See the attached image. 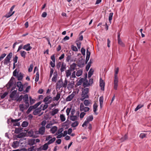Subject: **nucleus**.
Segmentation results:
<instances>
[{
	"mask_svg": "<svg viewBox=\"0 0 151 151\" xmlns=\"http://www.w3.org/2000/svg\"><path fill=\"white\" fill-rule=\"evenodd\" d=\"M68 83V81L66 78H65L64 82L63 81V79L61 78L59 80L56 85V89L60 90L62 88H65Z\"/></svg>",
	"mask_w": 151,
	"mask_h": 151,
	"instance_id": "1",
	"label": "nucleus"
},
{
	"mask_svg": "<svg viewBox=\"0 0 151 151\" xmlns=\"http://www.w3.org/2000/svg\"><path fill=\"white\" fill-rule=\"evenodd\" d=\"M119 69L117 67L115 69L114 77V88L115 90H117L118 86V79L117 74L119 71Z\"/></svg>",
	"mask_w": 151,
	"mask_h": 151,
	"instance_id": "2",
	"label": "nucleus"
},
{
	"mask_svg": "<svg viewBox=\"0 0 151 151\" xmlns=\"http://www.w3.org/2000/svg\"><path fill=\"white\" fill-rule=\"evenodd\" d=\"M89 89L88 88L84 89L82 91L81 95V97L80 100L81 101H83L86 99H88L89 98L88 93Z\"/></svg>",
	"mask_w": 151,
	"mask_h": 151,
	"instance_id": "3",
	"label": "nucleus"
},
{
	"mask_svg": "<svg viewBox=\"0 0 151 151\" xmlns=\"http://www.w3.org/2000/svg\"><path fill=\"white\" fill-rule=\"evenodd\" d=\"M12 56V53L10 52L6 57L4 61V65H7L9 62L10 61Z\"/></svg>",
	"mask_w": 151,
	"mask_h": 151,
	"instance_id": "4",
	"label": "nucleus"
},
{
	"mask_svg": "<svg viewBox=\"0 0 151 151\" xmlns=\"http://www.w3.org/2000/svg\"><path fill=\"white\" fill-rule=\"evenodd\" d=\"M93 119V116L92 115H90L88 116L84 123L82 125V127H84L85 126H87L89 122L92 121Z\"/></svg>",
	"mask_w": 151,
	"mask_h": 151,
	"instance_id": "5",
	"label": "nucleus"
},
{
	"mask_svg": "<svg viewBox=\"0 0 151 151\" xmlns=\"http://www.w3.org/2000/svg\"><path fill=\"white\" fill-rule=\"evenodd\" d=\"M23 101L26 104V109L28 108L29 106V98L28 94H26L23 96Z\"/></svg>",
	"mask_w": 151,
	"mask_h": 151,
	"instance_id": "6",
	"label": "nucleus"
},
{
	"mask_svg": "<svg viewBox=\"0 0 151 151\" xmlns=\"http://www.w3.org/2000/svg\"><path fill=\"white\" fill-rule=\"evenodd\" d=\"M43 101L45 103H47L48 104H50L52 101V97L50 96H47L44 99Z\"/></svg>",
	"mask_w": 151,
	"mask_h": 151,
	"instance_id": "7",
	"label": "nucleus"
},
{
	"mask_svg": "<svg viewBox=\"0 0 151 151\" xmlns=\"http://www.w3.org/2000/svg\"><path fill=\"white\" fill-rule=\"evenodd\" d=\"M89 110V107L85 106L83 103L81 104L80 105V110L81 111H83L84 112H85L88 111Z\"/></svg>",
	"mask_w": 151,
	"mask_h": 151,
	"instance_id": "8",
	"label": "nucleus"
},
{
	"mask_svg": "<svg viewBox=\"0 0 151 151\" xmlns=\"http://www.w3.org/2000/svg\"><path fill=\"white\" fill-rule=\"evenodd\" d=\"M45 130V127L41 126L40 127L38 131V134H41L42 135H43L44 134Z\"/></svg>",
	"mask_w": 151,
	"mask_h": 151,
	"instance_id": "9",
	"label": "nucleus"
},
{
	"mask_svg": "<svg viewBox=\"0 0 151 151\" xmlns=\"http://www.w3.org/2000/svg\"><path fill=\"white\" fill-rule=\"evenodd\" d=\"M23 49L26 51H29L32 49V47L30 46L29 43H28L24 46Z\"/></svg>",
	"mask_w": 151,
	"mask_h": 151,
	"instance_id": "10",
	"label": "nucleus"
},
{
	"mask_svg": "<svg viewBox=\"0 0 151 151\" xmlns=\"http://www.w3.org/2000/svg\"><path fill=\"white\" fill-rule=\"evenodd\" d=\"M75 94V93L73 92L70 95L68 96L66 99L67 101H71L74 98Z\"/></svg>",
	"mask_w": 151,
	"mask_h": 151,
	"instance_id": "11",
	"label": "nucleus"
},
{
	"mask_svg": "<svg viewBox=\"0 0 151 151\" xmlns=\"http://www.w3.org/2000/svg\"><path fill=\"white\" fill-rule=\"evenodd\" d=\"M68 84L67 85V88L68 89L72 88L74 87V81H71L68 82Z\"/></svg>",
	"mask_w": 151,
	"mask_h": 151,
	"instance_id": "12",
	"label": "nucleus"
},
{
	"mask_svg": "<svg viewBox=\"0 0 151 151\" xmlns=\"http://www.w3.org/2000/svg\"><path fill=\"white\" fill-rule=\"evenodd\" d=\"M100 86L101 87V90L102 91H104L105 86V83L101 78H100Z\"/></svg>",
	"mask_w": 151,
	"mask_h": 151,
	"instance_id": "13",
	"label": "nucleus"
},
{
	"mask_svg": "<svg viewBox=\"0 0 151 151\" xmlns=\"http://www.w3.org/2000/svg\"><path fill=\"white\" fill-rule=\"evenodd\" d=\"M42 109L40 107L38 108H37L36 109L33 111V114L34 115H37L38 114L40 113L42 110Z\"/></svg>",
	"mask_w": 151,
	"mask_h": 151,
	"instance_id": "14",
	"label": "nucleus"
},
{
	"mask_svg": "<svg viewBox=\"0 0 151 151\" xmlns=\"http://www.w3.org/2000/svg\"><path fill=\"white\" fill-rule=\"evenodd\" d=\"M66 69V65L64 62H62V65L60 67V71L61 73L64 72Z\"/></svg>",
	"mask_w": 151,
	"mask_h": 151,
	"instance_id": "15",
	"label": "nucleus"
},
{
	"mask_svg": "<svg viewBox=\"0 0 151 151\" xmlns=\"http://www.w3.org/2000/svg\"><path fill=\"white\" fill-rule=\"evenodd\" d=\"M12 78L13 77L11 78V79L10 80L7 84L6 85V87L8 89L13 84V82L12 80Z\"/></svg>",
	"mask_w": 151,
	"mask_h": 151,
	"instance_id": "16",
	"label": "nucleus"
},
{
	"mask_svg": "<svg viewBox=\"0 0 151 151\" xmlns=\"http://www.w3.org/2000/svg\"><path fill=\"white\" fill-rule=\"evenodd\" d=\"M58 74L57 72H55L53 74V76L52 79V81L53 82H56L57 81V77Z\"/></svg>",
	"mask_w": 151,
	"mask_h": 151,
	"instance_id": "17",
	"label": "nucleus"
},
{
	"mask_svg": "<svg viewBox=\"0 0 151 151\" xmlns=\"http://www.w3.org/2000/svg\"><path fill=\"white\" fill-rule=\"evenodd\" d=\"M83 104L86 106H88L90 104H91L92 103L91 100L86 99L84 101Z\"/></svg>",
	"mask_w": 151,
	"mask_h": 151,
	"instance_id": "18",
	"label": "nucleus"
},
{
	"mask_svg": "<svg viewBox=\"0 0 151 151\" xmlns=\"http://www.w3.org/2000/svg\"><path fill=\"white\" fill-rule=\"evenodd\" d=\"M60 94L59 92H58L55 97L53 98V100L54 101H58L60 98Z\"/></svg>",
	"mask_w": 151,
	"mask_h": 151,
	"instance_id": "19",
	"label": "nucleus"
},
{
	"mask_svg": "<svg viewBox=\"0 0 151 151\" xmlns=\"http://www.w3.org/2000/svg\"><path fill=\"white\" fill-rule=\"evenodd\" d=\"M71 71L70 69H68L65 70V73L66 76L67 78H68L71 76Z\"/></svg>",
	"mask_w": 151,
	"mask_h": 151,
	"instance_id": "20",
	"label": "nucleus"
},
{
	"mask_svg": "<svg viewBox=\"0 0 151 151\" xmlns=\"http://www.w3.org/2000/svg\"><path fill=\"white\" fill-rule=\"evenodd\" d=\"M34 132L32 130H30L29 131H28L27 132V135L29 136L34 137L35 135H34Z\"/></svg>",
	"mask_w": 151,
	"mask_h": 151,
	"instance_id": "21",
	"label": "nucleus"
},
{
	"mask_svg": "<svg viewBox=\"0 0 151 151\" xmlns=\"http://www.w3.org/2000/svg\"><path fill=\"white\" fill-rule=\"evenodd\" d=\"M83 70L82 69H80L77 70L76 73V76L79 77L81 76L83 73Z\"/></svg>",
	"mask_w": 151,
	"mask_h": 151,
	"instance_id": "22",
	"label": "nucleus"
},
{
	"mask_svg": "<svg viewBox=\"0 0 151 151\" xmlns=\"http://www.w3.org/2000/svg\"><path fill=\"white\" fill-rule=\"evenodd\" d=\"M48 104L47 103H45V104L44 105L43 104H42L40 106V107L41 109L42 107V110L44 111L47 109L48 107Z\"/></svg>",
	"mask_w": 151,
	"mask_h": 151,
	"instance_id": "23",
	"label": "nucleus"
},
{
	"mask_svg": "<svg viewBox=\"0 0 151 151\" xmlns=\"http://www.w3.org/2000/svg\"><path fill=\"white\" fill-rule=\"evenodd\" d=\"M18 146L19 143L17 141L14 142L12 145V147L14 148H16Z\"/></svg>",
	"mask_w": 151,
	"mask_h": 151,
	"instance_id": "24",
	"label": "nucleus"
},
{
	"mask_svg": "<svg viewBox=\"0 0 151 151\" xmlns=\"http://www.w3.org/2000/svg\"><path fill=\"white\" fill-rule=\"evenodd\" d=\"M98 106L96 103H95L93 105V111L95 113L96 115L98 114L97 113H96V111L97 110Z\"/></svg>",
	"mask_w": 151,
	"mask_h": 151,
	"instance_id": "25",
	"label": "nucleus"
},
{
	"mask_svg": "<svg viewBox=\"0 0 151 151\" xmlns=\"http://www.w3.org/2000/svg\"><path fill=\"white\" fill-rule=\"evenodd\" d=\"M57 129L58 128L57 127L55 126H53L50 129V131L52 133L54 134L57 130Z\"/></svg>",
	"mask_w": 151,
	"mask_h": 151,
	"instance_id": "26",
	"label": "nucleus"
},
{
	"mask_svg": "<svg viewBox=\"0 0 151 151\" xmlns=\"http://www.w3.org/2000/svg\"><path fill=\"white\" fill-rule=\"evenodd\" d=\"M16 94V91L14 90L12 92L10 95V97L14 100V97Z\"/></svg>",
	"mask_w": 151,
	"mask_h": 151,
	"instance_id": "27",
	"label": "nucleus"
},
{
	"mask_svg": "<svg viewBox=\"0 0 151 151\" xmlns=\"http://www.w3.org/2000/svg\"><path fill=\"white\" fill-rule=\"evenodd\" d=\"M76 64L75 63H73L71 65L70 67L71 70H74L76 69Z\"/></svg>",
	"mask_w": 151,
	"mask_h": 151,
	"instance_id": "28",
	"label": "nucleus"
},
{
	"mask_svg": "<svg viewBox=\"0 0 151 151\" xmlns=\"http://www.w3.org/2000/svg\"><path fill=\"white\" fill-rule=\"evenodd\" d=\"M14 13V11L12 12H11V11H9V13L6 14L5 15V17L7 18H8L9 17H10L12 16Z\"/></svg>",
	"mask_w": 151,
	"mask_h": 151,
	"instance_id": "29",
	"label": "nucleus"
},
{
	"mask_svg": "<svg viewBox=\"0 0 151 151\" xmlns=\"http://www.w3.org/2000/svg\"><path fill=\"white\" fill-rule=\"evenodd\" d=\"M103 96H101L99 98V101L100 103V106L101 108H102L103 103Z\"/></svg>",
	"mask_w": 151,
	"mask_h": 151,
	"instance_id": "30",
	"label": "nucleus"
},
{
	"mask_svg": "<svg viewBox=\"0 0 151 151\" xmlns=\"http://www.w3.org/2000/svg\"><path fill=\"white\" fill-rule=\"evenodd\" d=\"M83 81H84L83 82V85L84 86H87L90 85V84L89 83H88L87 80H86L84 79Z\"/></svg>",
	"mask_w": 151,
	"mask_h": 151,
	"instance_id": "31",
	"label": "nucleus"
},
{
	"mask_svg": "<svg viewBox=\"0 0 151 151\" xmlns=\"http://www.w3.org/2000/svg\"><path fill=\"white\" fill-rule=\"evenodd\" d=\"M58 111V110L57 109H55L52 110L51 113V114L52 116H54L57 114Z\"/></svg>",
	"mask_w": 151,
	"mask_h": 151,
	"instance_id": "32",
	"label": "nucleus"
},
{
	"mask_svg": "<svg viewBox=\"0 0 151 151\" xmlns=\"http://www.w3.org/2000/svg\"><path fill=\"white\" fill-rule=\"evenodd\" d=\"M118 43L122 47H124L125 46L123 42L121 39L118 40Z\"/></svg>",
	"mask_w": 151,
	"mask_h": 151,
	"instance_id": "33",
	"label": "nucleus"
},
{
	"mask_svg": "<svg viewBox=\"0 0 151 151\" xmlns=\"http://www.w3.org/2000/svg\"><path fill=\"white\" fill-rule=\"evenodd\" d=\"M20 53L21 56L24 58H25L27 54L26 52L24 51H20Z\"/></svg>",
	"mask_w": 151,
	"mask_h": 151,
	"instance_id": "34",
	"label": "nucleus"
},
{
	"mask_svg": "<svg viewBox=\"0 0 151 151\" xmlns=\"http://www.w3.org/2000/svg\"><path fill=\"white\" fill-rule=\"evenodd\" d=\"M78 116H73L72 115L70 116V119L72 121H75L76 120Z\"/></svg>",
	"mask_w": 151,
	"mask_h": 151,
	"instance_id": "35",
	"label": "nucleus"
},
{
	"mask_svg": "<svg viewBox=\"0 0 151 151\" xmlns=\"http://www.w3.org/2000/svg\"><path fill=\"white\" fill-rule=\"evenodd\" d=\"M56 139V138L55 137H54L52 138H51L50 140H49L48 142L47 143L48 144L50 145L52 143H53Z\"/></svg>",
	"mask_w": 151,
	"mask_h": 151,
	"instance_id": "36",
	"label": "nucleus"
},
{
	"mask_svg": "<svg viewBox=\"0 0 151 151\" xmlns=\"http://www.w3.org/2000/svg\"><path fill=\"white\" fill-rule=\"evenodd\" d=\"M94 70L92 68H91L88 73V77L90 78L93 74Z\"/></svg>",
	"mask_w": 151,
	"mask_h": 151,
	"instance_id": "37",
	"label": "nucleus"
},
{
	"mask_svg": "<svg viewBox=\"0 0 151 151\" xmlns=\"http://www.w3.org/2000/svg\"><path fill=\"white\" fill-rule=\"evenodd\" d=\"M28 123L26 121H24L22 123V127H25L28 125Z\"/></svg>",
	"mask_w": 151,
	"mask_h": 151,
	"instance_id": "38",
	"label": "nucleus"
},
{
	"mask_svg": "<svg viewBox=\"0 0 151 151\" xmlns=\"http://www.w3.org/2000/svg\"><path fill=\"white\" fill-rule=\"evenodd\" d=\"M60 118L61 121L62 122H64L65 120V116L63 114H61L60 115Z\"/></svg>",
	"mask_w": 151,
	"mask_h": 151,
	"instance_id": "39",
	"label": "nucleus"
},
{
	"mask_svg": "<svg viewBox=\"0 0 151 151\" xmlns=\"http://www.w3.org/2000/svg\"><path fill=\"white\" fill-rule=\"evenodd\" d=\"M48 145L47 143L43 145L42 149L44 150H46L48 148Z\"/></svg>",
	"mask_w": 151,
	"mask_h": 151,
	"instance_id": "40",
	"label": "nucleus"
},
{
	"mask_svg": "<svg viewBox=\"0 0 151 151\" xmlns=\"http://www.w3.org/2000/svg\"><path fill=\"white\" fill-rule=\"evenodd\" d=\"M84 79L83 78H81L80 79V80L77 82V86H79L81 85L82 82H83Z\"/></svg>",
	"mask_w": 151,
	"mask_h": 151,
	"instance_id": "41",
	"label": "nucleus"
},
{
	"mask_svg": "<svg viewBox=\"0 0 151 151\" xmlns=\"http://www.w3.org/2000/svg\"><path fill=\"white\" fill-rule=\"evenodd\" d=\"M144 106V105L143 104H139L138 105L136 108L135 109V111H137L138 109H141V108L143 107Z\"/></svg>",
	"mask_w": 151,
	"mask_h": 151,
	"instance_id": "42",
	"label": "nucleus"
},
{
	"mask_svg": "<svg viewBox=\"0 0 151 151\" xmlns=\"http://www.w3.org/2000/svg\"><path fill=\"white\" fill-rule=\"evenodd\" d=\"M127 138V134H125L124 137H122L120 139V140L121 142H122L126 140Z\"/></svg>",
	"mask_w": 151,
	"mask_h": 151,
	"instance_id": "43",
	"label": "nucleus"
},
{
	"mask_svg": "<svg viewBox=\"0 0 151 151\" xmlns=\"http://www.w3.org/2000/svg\"><path fill=\"white\" fill-rule=\"evenodd\" d=\"M39 74L38 71H37L36 73L35 78V81L36 82H37L39 80Z\"/></svg>",
	"mask_w": 151,
	"mask_h": 151,
	"instance_id": "44",
	"label": "nucleus"
},
{
	"mask_svg": "<svg viewBox=\"0 0 151 151\" xmlns=\"http://www.w3.org/2000/svg\"><path fill=\"white\" fill-rule=\"evenodd\" d=\"M19 107L20 111L22 112L24 111V107L23 104H20L19 105Z\"/></svg>",
	"mask_w": 151,
	"mask_h": 151,
	"instance_id": "45",
	"label": "nucleus"
},
{
	"mask_svg": "<svg viewBox=\"0 0 151 151\" xmlns=\"http://www.w3.org/2000/svg\"><path fill=\"white\" fill-rule=\"evenodd\" d=\"M78 124V122L77 121H76L73 123L71 124V126L73 127H75L77 126Z\"/></svg>",
	"mask_w": 151,
	"mask_h": 151,
	"instance_id": "46",
	"label": "nucleus"
},
{
	"mask_svg": "<svg viewBox=\"0 0 151 151\" xmlns=\"http://www.w3.org/2000/svg\"><path fill=\"white\" fill-rule=\"evenodd\" d=\"M62 65V63L60 62H59L57 63L56 65L57 68L58 69H59L61 66Z\"/></svg>",
	"mask_w": 151,
	"mask_h": 151,
	"instance_id": "47",
	"label": "nucleus"
},
{
	"mask_svg": "<svg viewBox=\"0 0 151 151\" xmlns=\"http://www.w3.org/2000/svg\"><path fill=\"white\" fill-rule=\"evenodd\" d=\"M35 139H30L29 141V144L30 145H33L35 143Z\"/></svg>",
	"mask_w": 151,
	"mask_h": 151,
	"instance_id": "48",
	"label": "nucleus"
},
{
	"mask_svg": "<svg viewBox=\"0 0 151 151\" xmlns=\"http://www.w3.org/2000/svg\"><path fill=\"white\" fill-rule=\"evenodd\" d=\"M71 59V56L70 55H68L67 57L66 58V60L67 62H69L70 60V62H72L73 61V60H70Z\"/></svg>",
	"mask_w": 151,
	"mask_h": 151,
	"instance_id": "49",
	"label": "nucleus"
},
{
	"mask_svg": "<svg viewBox=\"0 0 151 151\" xmlns=\"http://www.w3.org/2000/svg\"><path fill=\"white\" fill-rule=\"evenodd\" d=\"M17 77L18 80L19 81H21L23 78V76L21 73H20Z\"/></svg>",
	"mask_w": 151,
	"mask_h": 151,
	"instance_id": "50",
	"label": "nucleus"
},
{
	"mask_svg": "<svg viewBox=\"0 0 151 151\" xmlns=\"http://www.w3.org/2000/svg\"><path fill=\"white\" fill-rule=\"evenodd\" d=\"M113 15V13H110L109 15V21L111 22V20H112V17Z\"/></svg>",
	"mask_w": 151,
	"mask_h": 151,
	"instance_id": "51",
	"label": "nucleus"
},
{
	"mask_svg": "<svg viewBox=\"0 0 151 151\" xmlns=\"http://www.w3.org/2000/svg\"><path fill=\"white\" fill-rule=\"evenodd\" d=\"M19 72L17 71V69L14 70L13 72V76L15 77H17L19 74Z\"/></svg>",
	"mask_w": 151,
	"mask_h": 151,
	"instance_id": "52",
	"label": "nucleus"
},
{
	"mask_svg": "<svg viewBox=\"0 0 151 151\" xmlns=\"http://www.w3.org/2000/svg\"><path fill=\"white\" fill-rule=\"evenodd\" d=\"M29 98L30 104L31 105L33 104L35 102V100L34 99H33L31 96H30Z\"/></svg>",
	"mask_w": 151,
	"mask_h": 151,
	"instance_id": "53",
	"label": "nucleus"
},
{
	"mask_svg": "<svg viewBox=\"0 0 151 151\" xmlns=\"http://www.w3.org/2000/svg\"><path fill=\"white\" fill-rule=\"evenodd\" d=\"M18 59V57L17 55L15 56V57H14V58H13V61L14 62L13 63L15 64V63H16L17 62Z\"/></svg>",
	"mask_w": 151,
	"mask_h": 151,
	"instance_id": "54",
	"label": "nucleus"
},
{
	"mask_svg": "<svg viewBox=\"0 0 151 151\" xmlns=\"http://www.w3.org/2000/svg\"><path fill=\"white\" fill-rule=\"evenodd\" d=\"M21 119L20 118L18 119H11V122L12 123H15L18 122V121H19Z\"/></svg>",
	"mask_w": 151,
	"mask_h": 151,
	"instance_id": "55",
	"label": "nucleus"
},
{
	"mask_svg": "<svg viewBox=\"0 0 151 151\" xmlns=\"http://www.w3.org/2000/svg\"><path fill=\"white\" fill-rule=\"evenodd\" d=\"M71 49L72 50L74 51H78V49L76 47V46H74L73 45H72L71 46Z\"/></svg>",
	"mask_w": 151,
	"mask_h": 151,
	"instance_id": "56",
	"label": "nucleus"
},
{
	"mask_svg": "<svg viewBox=\"0 0 151 151\" xmlns=\"http://www.w3.org/2000/svg\"><path fill=\"white\" fill-rule=\"evenodd\" d=\"M146 134L144 133H141L139 135V137L142 139H143V138L146 137Z\"/></svg>",
	"mask_w": 151,
	"mask_h": 151,
	"instance_id": "57",
	"label": "nucleus"
},
{
	"mask_svg": "<svg viewBox=\"0 0 151 151\" xmlns=\"http://www.w3.org/2000/svg\"><path fill=\"white\" fill-rule=\"evenodd\" d=\"M76 73V71H74L72 73V75H71V76H70V78H76V76L75 75Z\"/></svg>",
	"mask_w": 151,
	"mask_h": 151,
	"instance_id": "58",
	"label": "nucleus"
},
{
	"mask_svg": "<svg viewBox=\"0 0 151 151\" xmlns=\"http://www.w3.org/2000/svg\"><path fill=\"white\" fill-rule=\"evenodd\" d=\"M8 93L7 92H5L4 94L1 96V99L4 98L7 95Z\"/></svg>",
	"mask_w": 151,
	"mask_h": 151,
	"instance_id": "59",
	"label": "nucleus"
},
{
	"mask_svg": "<svg viewBox=\"0 0 151 151\" xmlns=\"http://www.w3.org/2000/svg\"><path fill=\"white\" fill-rule=\"evenodd\" d=\"M33 67V64H31L30 65V67L28 69V71L29 72H31L32 70Z\"/></svg>",
	"mask_w": 151,
	"mask_h": 151,
	"instance_id": "60",
	"label": "nucleus"
},
{
	"mask_svg": "<svg viewBox=\"0 0 151 151\" xmlns=\"http://www.w3.org/2000/svg\"><path fill=\"white\" fill-rule=\"evenodd\" d=\"M63 128H61L60 129H59L58 130V131L56 133V134H59L60 133H61L63 131Z\"/></svg>",
	"mask_w": 151,
	"mask_h": 151,
	"instance_id": "61",
	"label": "nucleus"
},
{
	"mask_svg": "<svg viewBox=\"0 0 151 151\" xmlns=\"http://www.w3.org/2000/svg\"><path fill=\"white\" fill-rule=\"evenodd\" d=\"M23 95H21L17 99V101H21L22 99H23Z\"/></svg>",
	"mask_w": 151,
	"mask_h": 151,
	"instance_id": "62",
	"label": "nucleus"
},
{
	"mask_svg": "<svg viewBox=\"0 0 151 151\" xmlns=\"http://www.w3.org/2000/svg\"><path fill=\"white\" fill-rule=\"evenodd\" d=\"M85 49L83 48H82L81 50V52L83 55H85Z\"/></svg>",
	"mask_w": 151,
	"mask_h": 151,
	"instance_id": "63",
	"label": "nucleus"
},
{
	"mask_svg": "<svg viewBox=\"0 0 151 151\" xmlns=\"http://www.w3.org/2000/svg\"><path fill=\"white\" fill-rule=\"evenodd\" d=\"M86 113L84 112H81L80 114V117L81 118H83L84 116L86 115Z\"/></svg>",
	"mask_w": 151,
	"mask_h": 151,
	"instance_id": "64",
	"label": "nucleus"
}]
</instances>
